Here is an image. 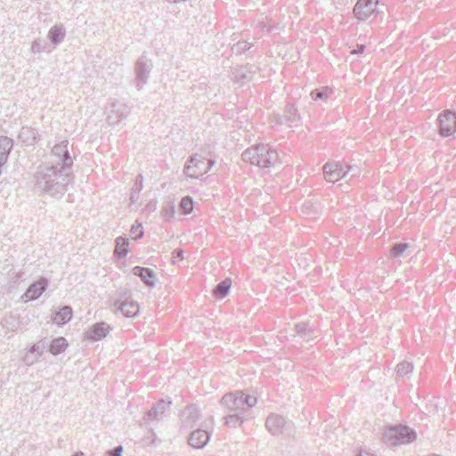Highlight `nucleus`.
I'll list each match as a JSON object with an SVG mask.
<instances>
[{
  "mask_svg": "<svg viewBox=\"0 0 456 456\" xmlns=\"http://www.w3.org/2000/svg\"><path fill=\"white\" fill-rule=\"evenodd\" d=\"M60 163L53 165L44 163L37 167L32 183L34 190L39 193H46L53 197L62 196L67 191L70 173Z\"/></svg>",
  "mask_w": 456,
  "mask_h": 456,
  "instance_id": "1",
  "label": "nucleus"
},
{
  "mask_svg": "<svg viewBox=\"0 0 456 456\" xmlns=\"http://www.w3.org/2000/svg\"><path fill=\"white\" fill-rule=\"evenodd\" d=\"M242 160L260 168H268L279 162L278 153L267 145H254L241 155Z\"/></svg>",
  "mask_w": 456,
  "mask_h": 456,
  "instance_id": "2",
  "label": "nucleus"
},
{
  "mask_svg": "<svg viewBox=\"0 0 456 456\" xmlns=\"http://www.w3.org/2000/svg\"><path fill=\"white\" fill-rule=\"evenodd\" d=\"M220 403L230 412L240 413V411L254 407L256 404V398L242 391H236L224 395Z\"/></svg>",
  "mask_w": 456,
  "mask_h": 456,
  "instance_id": "3",
  "label": "nucleus"
},
{
  "mask_svg": "<svg viewBox=\"0 0 456 456\" xmlns=\"http://www.w3.org/2000/svg\"><path fill=\"white\" fill-rule=\"evenodd\" d=\"M215 163V160L208 159L200 154H194L190 157L184 165L183 173L187 177L197 179L210 171Z\"/></svg>",
  "mask_w": 456,
  "mask_h": 456,
  "instance_id": "4",
  "label": "nucleus"
},
{
  "mask_svg": "<svg viewBox=\"0 0 456 456\" xmlns=\"http://www.w3.org/2000/svg\"><path fill=\"white\" fill-rule=\"evenodd\" d=\"M416 438V432L406 426L392 427L384 434V439L393 446L410 444Z\"/></svg>",
  "mask_w": 456,
  "mask_h": 456,
  "instance_id": "5",
  "label": "nucleus"
},
{
  "mask_svg": "<svg viewBox=\"0 0 456 456\" xmlns=\"http://www.w3.org/2000/svg\"><path fill=\"white\" fill-rule=\"evenodd\" d=\"M130 112V107L124 101L110 99L106 109V120L110 126H115L125 119Z\"/></svg>",
  "mask_w": 456,
  "mask_h": 456,
  "instance_id": "6",
  "label": "nucleus"
},
{
  "mask_svg": "<svg viewBox=\"0 0 456 456\" xmlns=\"http://www.w3.org/2000/svg\"><path fill=\"white\" fill-rule=\"evenodd\" d=\"M151 69V61L148 60L144 56H142L136 61L134 68V85L138 90H142L144 87V86L148 83Z\"/></svg>",
  "mask_w": 456,
  "mask_h": 456,
  "instance_id": "7",
  "label": "nucleus"
},
{
  "mask_svg": "<svg viewBox=\"0 0 456 456\" xmlns=\"http://www.w3.org/2000/svg\"><path fill=\"white\" fill-rule=\"evenodd\" d=\"M68 141H61L52 148L51 156L55 158L56 164L60 163V167H65L66 171L70 173L73 165L72 158L68 151Z\"/></svg>",
  "mask_w": 456,
  "mask_h": 456,
  "instance_id": "8",
  "label": "nucleus"
},
{
  "mask_svg": "<svg viewBox=\"0 0 456 456\" xmlns=\"http://www.w3.org/2000/svg\"><path fill=\"white\" fill-rule=\"evenodd\" d=\"M378 0H358L354 7V16L361 21H365L379 13Z\"/></svg>",
  "mask_w": 456,
  "mask_h": 456,
  "instance_id": "9",
  "label": "nucleus"
},
{
  "mask_svg": "<svg viewBox=\"0 0 456 456\" xmlns=\"http://www.w3.org/2000/svg\"><path fill=\"white\" fill-rule=\"evenodd\" d=\"M323 177L329 183H335L348 176V171L340 162L326 163L323 167Z\"/></svg>",
  "mask_w": 456,
  "mask_h": 456,
  "instance_id": "10",
  "label": "nucleus"
},
{
  "mask_svg": "<svg viewBox=\"0 0 456 456\" xmlns=\"http://www.w3.org/2000/svg\"><path fill=\"white\" fill-rule=\"evenodd\" d=\"M440 134L450 136L456 132V112L446 110L439 116Z\"/></svg>",
  "mask_w": 456,
  "mask_h": 456,
  "instance_id": "11",
  "label": "nucleus"
},
{
  "mask_svg": "<svg viewBox=\"0 0 456 456\" xmlns=\"http://www.w3.org/2000/svg\"><path fill=\"white\" fill-rule=\"evenodd\" d=\"M265 426L272 435L278 436L283 434L285 430H287L288 422L281 415L270 414L266 419Z\"/></svg>",
  "mask_w": 456,
  "mask_h": 456,
  "instance_id": "12",
  "label": "nucleus"
},
{
  "mask_svg": "<svg viewBox=\"0 0 456 456\" xmlns=\"http://www.w3.org/2000/svg\"><path fill=\"white\" fill-rule=\"evenodd\" d=\"M275 123L286 124L288 126H297L300 124V116L293 105H287L281 117H274Z\"/></svg>",
  "mask_w": 456,
  "mask_h": 456,
  "instance_id": "13",
  "label": "nucleus"
},
{
  "mask_svg": "<svg viewBox=\"0 0 456 456\" xmlns=\"http://www.w3.org/2000/svg\"><path fill=\"white\" fill-rule=\"evenodd\" d=\"M171 401L159 400L148 411L146 418L148 420H160L166 415V411L169 410Z\"/></svg>",
  "mask_w": 456,
  "mask_h": 456,
  "instance_id": "14",
  "label": "nucleus"
},
{
  "mask_svg": "<svg viewBox=\"0 0 456 456\" xmlns=\"http://www.w3.org/2000/svg\"><path fill=\"white\" fill-rule=\"evenodd\" d=\"M110 326L105 322L94 324L86 333L87 339L98 341L107 337L110 332Z\"/></svg>",
  "mask_w": 456,
  "mask_h": 456,
  "instance_id": "15",
  "label": "nucleus"
},
{
  "mask_svg": "<svg viewBox=\"0 0 456 456\" xmlns=\"http://www.w3.org/2000/svg\"><path fill=\"white\" fill-rule=\"evenodd\" d=\"M210 435L207 430L198 428L189 437V444L196 449L203 448L209 441Z\"/></svg>",
  "mask_w": 456,
  "mask_h": 456,
  "instance_id": "16",
  "label": "nucleus"
},
{
  "mask_svg": "<svg viewBox=\"0 0 456 456\" xmlns=\"http://www.w3.org/2000/svg\"><path fill=\"white\" fill-rule=\"evenodd\" d=\"M132 273L134 275L140 277L146 286L150 288L155 287V275L151 269L142 266H134L132 269Z\"/></svg>",
  "mask_w": 456,
  "mask_h": 456,
  "instance_id": "17",
  "label": "nucleus"
},
{
  "mask_svg": "<svg viewBox=\"0 0 456 456\" xmlns=\"http://www.w3.org/2000/svg\"><path fill=\"white\" fill-rule=\"evenodd\" d=\"M47 281L45 279L39 280L32 283L24 294L27 300L37 299L45 290Z\"/></svg>",
  "mask_w": 456,
  "mask_h": 456,
  "instance_id": "18",
  "label": "nucleus"
},
{
  "mask_svg": "<svg viewBox=\"0 0 456 456\" xmlns=\"http://www.w3.org/2000/svg\"><path fill=\"white\" fill-rule=\"evenodd\" d=\"M65 36L66 29L61 23L53 26L47 33V38L54 46L61 44L64 40Z\"/></svg>",
  "mask_w": 456,
  "mask_h": 456,
  "instance_id": "19",
  "label": "nucleus"
},
{
  "mask_svg": "<svg viewBox=\"0 0 456 456\" xmlns=\"http://www.w3.org/2000/svg\"><path fill=\"white\" fill-rule=\"evenodd\" d=\"M118 310L122 312L124 316L127 318L134 317L139 314L138 303L133 300L124 301L118 304Z\"/></svg>",
  "mask_w": 456,
  "mask_h": 456,
  "instance_id": "20",
  "label": "nucleus"
},
{
  "mask_svg": "<svg viewBox=\"0 0 456 456\" xmlns=\"http://www.w3.org/2000/svg\"><path fill=\"white\" fill-rule=\"evenodd\" d=\"M297 336L309 341L316 337L315 330L309 323L301 322L297 323L295 328Z\"/></svg>",
  "mask_w": 456,
  "mask_h": 456,
  "instance_id": "21",
  "label": "nucleus"
},
{
  "mask_svg": "<svg viewBox=\"0 0 456 456\" xmlns=\"http://www.w3.org/2000/svg\"><path fill=\"white\" fill-rule=\"evenodd\" d=\"M333 94V89L329 86H322L311 92L310 96L314 101L327 102Z\"/></svg>",
  "mask_w": 456,
  "mask_h": 456,
  "instance_id": "22",
  "label": "nucleus"
},
{
  "mask_svg": "<svg viewBox=\"0 0 456 456\" xmlns=\"http://www.w3.org/2000/svg\"><path fill=\"white\" fill-rule=\"evenodd\" d=\"M72 318V308L69 305H65L62 308H61L58 312L55 314L54 322L58 325L64 324L70 321Z\"/></svg>",
  "mask_w": 456,
  "mask_h": 456,
  "instance_id": "23",
  "label": "nucleus"
},
{
  "mask_svg": "<svg viewBox=\"0 0 456 456\" xmlns=\"http://www.w3.org/2000/svg\"><path fill=\"white\" fill-rule=\"evenodd\" d=\"M116 248H115V255L118 258H124L128 254L127 247L129 245V241L127 239L124 237H118L116 239Z\"/></svg>",
  "mask_w": 456,
  "mask_h": 456,
  "instance_id": "24",
  "label": "nucleus"
},
{
  "mask_svg": "<svg viewBox=\"0 0 456 456\" xmlns=\"http://www.w3.org/2000/svg\"><path fill=\"white\" fill-rule=\"evenodd\" d=\"M12 148V139H10L6 136L0 137V161H4L5 163Z\"/></svg>",
  "mask_w": 456,
  "mask_h": 456,
  "instance_id": "25",
  "label": "nucleus"
},
{
  "mask_svg": "<svg viewBox=\"0 0 456 456\" xmlns=\"http://www.w3.org/2000/svg\"><path fill=\"white\" fill-rule=\"evenodd\" d=\"M231 286H232L231 279L226 278L225 280H224L223 281L218 283L216 286V288L214 289L213 293H214L215 297H219V298L224 297L228 294V292L231 289Z\"/></svg>",
  "mask_w": 456,
  "mask_h": 456,
  "instance_id": "26",
  "label": "nucleus"
},
{
  "mask_svg": "<svg viewBox=\"0 0 456 456\" xmlns=\"http://www.w3.org/2000/svg\"><path fill=\"white\" fill-rule=\"evenodd\" d=\"M67 346H68V343H67L66 339L62 337H60V338L53 340L51 346H50V352L53 355H57V354H61V352L65 351Z\"/></svg>",
  "mask_w": 456,
  "mask_h": 456,
  "instance_id": "27",
  "label": "nucleus"
},
{
  "mask_svg": "<svg viewBox=\"0 0 456 456\" xmlns=\"http://www.w3.org/2000/svg\"><path fill=\"white\" fill-rule=\"evenodd\" d=\"M413 370V365L406 361L399 363L396 367V374L402 379L409 378V375Z\"/></svg>",
  "mask_w": 456,
  "mask_h": 456,
  "instance_id": "28",
  "label": "nucleus"
},
{
  "mask_svg": "<svg viewBox=\"0 0 456 456\" xmlns=\"http://www.w3.org/2000/svg\"><path fill=\"white\" fill-rule=\"evenodd\" d=\"M243 423V419L240 416V413L229 414L225 417V425L229 428H236L237 426H240Z\"/></svg>",
  "mask_w": 456,
  "mask_h": 456,
  "instance_id": "29",
  "label": "nucleus"
},
{
  "mask_svg": "<svg viewBox=\"0 0 456 456\" xmlns=\"http://www.w3.org/2000/svg\"><path fill=\"white\" fill-rule=\"evenodd\" d=\"M164 217L167 219H172L175 214V205L173 201L169 200L164 203L161 210Z\"/></svg>",
  "mask_w": 456,
  "mask_h": 456,
  "instance_id": "30",
  "label": "nucleus"
},
{
  "mask_svg": "<svg viewBox=\"0 0 456 456\" xmlns=\"http://www.w3.org/2000/svg\"><path fill=\"white\" fill-rule=\"evenodd\" d=\"M48 49L47 43L43 42L41 39H36L31 45V52L34 53H39L42 52H50Z\"/></svg>",
  "mask_w": 456,
  "mask_h": 456,
  "instance_id": "31",
  "label": "nucleus"
},
{
  "mask_svg": "<svg viewBox=\"0 0 456 456\" xmlns=\"http://www.w3.org/2000/svg\"><path fill=\"white\" fill-rule=\"evenodd\" d=\"M193 200L191 197L186 196L182 199L180 202V208L184 214H191L193 210Z\"/></svg>",
  "mask_w": 456,
  "mask_h": 456,
  "instance_id": "32",
  "label": "nucleus"
},
{
  "mask_svg": "<svg viewBox=\"0 0 456 456\" xmlns=\"http://www.w3.org/2000/svg\"><path fill=\"white\" fill-rule=\"evenodd\" d=\"M408 248H409V244H407V243H403V242L396 243L392 247L391 254L395 257H400L405 253V251L407 250Z\"/></svg>",
  "mask_w": 456,
  "mask_h": 456,
  "instance_id": "33",
  "label": "nucleus"
},
{
  "mask_svg": "<svg viewBox=\"0 0 456 456\" xmlns=\"http://www.w3.org/2000/svg\"><path fill=\"white\" fill-rule=\"evenodd\" d=\"M130 232L132 234L134 235V240H138L143 236L142 226V224L140 223L136 222L135 224H134L131 227Z\"/></svg>",
  "mask_w": 456,
  "mask_h": 456,
  "instance_id": "34",
  "label": "nucleus"
},
{
  "mask_svg": "<svg viewBox=\"0 0 456 456\" xmlns=\"http://www.w3.org/2000/svg\"><path fill=\"white\" fill-rule=\"evenodd\" d=\"M39 360L38 356L35 354H30L29 351L24 355L23 362L28 366L33 365L35 362H37Z\"/></svg>",
  "mask_w": 456,
  "mask_h": 456,
  "instance_id": "35",
  "label": "nucleus"
},
{
  "mask_svg": "<svg viewBox=\"0 0 456 456\" xmlns=\"http://www.w3.org/2000/svg\"><path fill=\"white\" fill-rule=\"evenodd\" d=\"M345 171H348V175L355 177L360 175V168L356 165H345Z\"/></svg>",
  "mask_w": 456,
  "mask_h": 456,
  "instance_id": "36",
  "label": "nucleus"
},
{
  "mask_svg": "<svg viewBox=\"0 0 456 456\" xmlns=\"http://www.w3.org/2000/svg\"><path fill=\"white\" fill-rule=\"evenodd\" d=\"M186 412L189 417L193 418V421H196L200 418L199 411L194 405L189 406L186 410Z\"/></svg>",
  "mask_w": 456,
  "mask_h": 456,
  "instance_id": "37",
  "label": "nucleus"
},
{
  "mask_svg": "<svg viewBox=\"0 0 456 456\" xmlns=\"http://www.w3.org/2000/svg\"><path fill=\"white\" fill-rule=\"evenodd\" d=\"M249 48V44L247 42H239L235 47L232 48L233 51H236L237 53H241L242 51H246Z\"/></svg>",
  "mask_w": 456,
  "mask_h": 456,
  "instance_id": "38",
  "label": "nucleus"
},
{
  "mask_svg": "<svg viewBox=\"0 0 456 456\" xmlns=\"http://www.w3.org/2000/svg\"><path fill=\"white\" fill-rule=\"evenodd\" d=\"M142 188H143L142 175H138L136 177L135 184H134V189H135L138 191V193H140L141 191L142 190Z\"/></svg>",
  "mask_w": 456,
  "mask_h": 456,
  "instance_id": "39",
  "label": "nucleus"
},
{
  "mask_svg": "<svg viewBox=\"0 0 456 456\" xmlns=\"http://www.w3.org/2000/svg\"><path fill=\"white\" fill-rule=\"evenodd\" d=\"M28 351L30 354H37L36 355H37L38 357L43 354V349L41 348V346L39 345H33L28 349Z\"/></svg>",
  "mask_w": 456,
  "mask_h": 456,
  "instance_id": "40",
  "label": "nucleus"
},
{
  "mask_svg": "<svg viewBox=\"0 0 456 456\" xmlns=\"http://www.w3.org/2000/svg\"><path fill=\"white\" fill-rule=\"evenodd\" d=\"M122 452L123 447L121 445H118L109 452V456H121Z\"/></svg>",
  "mask_w": 456,
  "mask_h": 456,
  "instance_id": "41",
  "label": "nucleus"
},
{
  "mask_svg": "<svg viewBox=\"0 0 456 456\" xmlns=\"http://www.w3.org/2000/svg\"><path fill=\"white\" fill-rule=\"evenodd\" d=\"M139 196L140 193L135 189H133L130 196L131 203H136L139 200Z\"/></svg>",
  "mask_w": 456,
  "mask_h": 456,
  "instance_id": "42",
  "label": "nucleus"
},
{
  "mask_svg": "<svg viewBox=\"0 0 456 456\" xmlns=\"http://www.w3.org/2000/svg\"><path fill=\"white\" fill-rule=\"evenodd\" d=\"M357 456H376L371 452L368 450L362 449L359 451Z\"/></svg>",
  "mask_w": 456,
  "mask_h": 456,
  "instance_id": "43",
  "label": "nucleus"
},
{
  "mask_svg": "<svg viewBox=\"0 0 456 456\" xmlns=\"http://www.w3.org/2000/svg\"><path fill=\"white\" fill-rule=\"evenodd\" d=\"M365 49V45H357V48L354 49L352 53H354V54H360V53H362L363 51Z\"/></svg>",
  "mask_w": 456,
  "mask_h": 456,
  "instance_id": "44",
  "label": "nucleus"
},
{
  "mask_svg": "<svg viewBox=\"0 0 456 456\" xmlns=\"http://www.w3.org/2000/svg\"><path fill=\"white\" fill-rule=\"evenodd\" d=\"M176 257H178V258H180V259H183V250H181V249H179V250H177V249H176V250H175V251L173 252V258H176Z\"/></svg>",
  "mask_w": 456,
  "mask_h": 456,
  "instance_id": "45",
  "label": "nucleus"
},
{
  "mask_svg": "<svg viewBox=\"0 0 456 456\" xmlns=\"http://www.w3.org/2000/svg\"><path fill=\"white\" fill-rule=\"evenodd\" d=\"M83 452H77L75 454H73L72 456H83Z\"/></svg>",
  "mask_w": 456,
  "mask_h": 456,
  "instance_id": "46",
  "label": "nucleus"
},
{
  "mask_svg": "<svg viewBox=\"0 0 456 456\" xmlns=\"http://www.w3.org/2000/svg\"><path fill=\"white\" fill-rule=\"evenodd\" d=\"M70 2H77V0H69Z\"/></svg>",
  "mask_w": 456,
  "mask_h": 456,
  "instance_id": "47",
  "label": "nucleus"
}]
</instances>
